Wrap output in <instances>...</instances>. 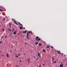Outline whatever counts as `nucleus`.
<instances>
[{"instance_id":"obj_1","label":"nucleus","mask_w":67,"mask_h":67,"mask_svg":"<svg viewBox=\"0 0 67 67\" xmlns=\"http://www.w3.org/2000/svg\"><path fill=\"white\" fill-rule=\"evenodd\" d=\"M29 33H31V34H32V32H31V31H29L27 32L26 34V37L27 39H29Z\"/></svg>"},{"instance_id":"obj_2","label":"nucleus","mask_w":67,"mask_h":67,"mask_svg":"<svg viewBox=\"0 0 67 67\" xmlns=\"http://www.w3.org/2000/svg\"><path fill=\"white\" fill-rule=\"evenodd\" d=\"M39 38V37L38 36H37L36 37V41H40V40H41V38Z\"/></svg>"},{"instance_id":"obj_3","label":"nucleus","mask_w":67,"mask_h":67,"mask_svg":"<svg viewBox=\"0 0 67 67\" xmlns=\"http://www.w3.org/2000/svg\"><path fill=\"white\" fill-rule=\"evenodd\" d=\"M57 52L58 54H62V53H60V51H57Z\"/></svg>"},{"instance_id":"obj_4","label":"nucleus","mask_w":67,"mask_h":67,"mask_svg":"<svg viewBox=\"0 0 67 67\" xmlns=\"http://www.w3.org/2000/svg\"><path fill=\"white\" fill-rule=\"evenodd\" d=\"M38 56L40 57H41V54H40V53H38Z\"/></svg>"},{"instance_id":"obj_5","label":"nucleus","mask_w":67,"mask_h":67,"mask_svg":"<svg viewBox=\"0 0 67 67\" xmlns=\"http://www.w3.org/2000/svg\"><path fill=\"white\" fill-rule=\"evenodd\" d=\"M63 65H64V64H62L60 65V67H63Z\"/></svg>"},{"instance_id":"obj_6","label":"nucleus","mask_w":67,"mask_h":67,"mask_svg":"<svg viewBox=\"0 0 67 67\" xmlns=\"http://www.w3.org/2000/svg\"><path fill=\"white\" fill-rule=\"evenodd\" d=\"M24 33L25 34H26V31L25 30V31H24L23 32V33Z\"/></svg>"},{"instance_id":"obj_7","label":"nucleus","mask_w":67,"mask_h":67,"mask_svg":"<svg viewBox=\"0 0 67 67\" xmlns=\"http://www.w3.org/2000/svg\"><path fill=\"white\" fill-rule=\"evenodd\" d=\"M13 34L14 35H15V34H16V32H15V31H14Z\"/></svg>"},{"instance_id":"obj_8","label":"nucleus","mask_w":67,"mask_h":67,"mask_svg":"<svg viewBox=\"0 0 67 67\" xmlns=\"http://www.w3.org/2000/svg\"><path fill=\"white\" fill-rule=\"evenodd\" d=\"M7 58H9V54H7Z\"/></svg>"},{"instance_id":"obj_9","label":"nucleus","mask_w":67,"mask_h":67,"mask_svg":"<svg viewBox=\"0 0 67 67\" xmlns=\"http://www.w3.org/2000/svg\"><path fill=\"white\" fill-rule=\"evenodd\" d=\"M42 51L43 52H46V51H45V50L44 49H43Z\"/></svg>"},{"instance_id":"obj_10","label":"nucleus","mask_w":67,"mask_h":67,"mask_svg":"<svg viewBox=\"0 0 67 67\" xmlns=\"http://www.w3.org/2000/svg\"><path fill=\"white\" fill-rule=\"evenodd\" d=\"M18 23H19V24H20V25H21V26H22V24H21V23H20V22H19Z\"/></svg>"},{"instance_id":"obj_11","label":"nucleus","mask_w":67,"mask_h":67,"mask_svg":"<svg viewBox=\"0 0 67 67\" xmlns=\"http://www.w3.org/2000/svg\"><path fill=\"white\" fill-rule=\"evenodd\" d=\"M20 30H22V29H23V28L21 27H20Z\"/></svg>"},{"instance_id":"obj_12","label":"nucleus","mask_w":67,"mask_h":67,"mask_svg":"<svg viewBox=\"0 0 67 67\" xmlns=\"http://www.w3.org/2000/svg\"><path fill=\"white\" fill-rule=\"evenodd\" d=\"M27 59L28 60V62H29V61H30V59H29V58H27Z\"/></svg>"},{"instance_id":"obj_13","label":"nucleus","mask_w":67,"mask_h":67,"mask_svg":"<svg viewBox=\"0 0 67 67\" xmlns=\"http://www.w3.org/2000/svg\"><path fill=\"white\" fill-rule=\"evenodd\" d=\"M36 45H37V44H38V42H36Z\"/></svg>"},{"instance_id":"obj_14","label":"nucleus","mask_w":67,"mask_h":67,"mask_svg":"<svg viewBox=\"0 0 67 67\" xmlns=\"http://www.w3.org/2000/svg\"><path fill=\"white\" fill-rule=\"evenodd\" d=\"M39 46H41L42 45V44H41L40 43L39 44Z\"/></svg>"},{"instance_id":"obj_15","label":"nucleus","mask_w":67,"mask_h":67,"mask_svg":"<svg viewBox=\"0 0 67 67\" xmlns=\"http://www.w3.org/2000/svg\"><path fill=\"white\" fill-rule=\"evenodd\" d=\"M15 24H16V25H18V24H17V23H16V22H15Z\"/></svg>"},{"instance_id":"obj_16","label":"nucleus","mask_w":67,"mask_h":67,"mask_svg":"<svg viewBox=\"0 0 67 67\" xmlns=\"http://www.w3.org/2000/svg\"><path fill=\"white\" fill-rule=\"evenodd\" d=\"M52 60H54V58L52 57Z\"/></svg>"},{"instance_id":"obj_17","label":"nucleus","mask_w":67,"mask_h":67,"mask_svg":"<svg viewBox=\"0 0 67 67\" xmlns=\"http://www.w3.org/2000/svg\"><path fill=\"white\" fill-rule=\"evenodd\" d=\"M53 63H56V61H54V62H53Z\"/></svg>"},{"instance_id":"obj_18","label":"nucleus","mask_w":67,"mask_h":67,"mask_svg":"<svg viewBox=\"0 0 67 67\" xmlns=\"http://www.w3.org/2000/svg\"><path fill=\"white\" fill-rule=\"evenodd\" d=\"M46 47H47V48H49V46H47Z\"/></svg>"},{"instance_id":"obj_19","label":"nucleus","mask_w":67,"mask_h":67,"mask_svg":"<svg viewBox=\"0 0 67 67\" xmlns=\"http://www.w3.org/2000/svg\"><path fill=\"white\" fill-rule=\"evenodd\" d=\"M1 12H2V10H1V9H0V12H1Z\"/></svg>"},{"instance_id":"obj_20","label":"nucleus","mask_w":67,"mask_h":67,"mask_svg":"<svg viewBox=\"0 0 67 67\" xmlns=\"http://www.w3.org/2000/svg\"><path fill=\"white\" fill-rule=\"evenodd\" d=\"M51 47L52 48H54V47L52 46H51Z\"/></svg>"},{"instance_id":"obj_21","label":"nucleus","mask_w":67,"mask_h":67,"mask_svg":"<svg viewBox=\"0 0 67 67\" xmlns=\"http://www.w3.org/2000/svg\"><path fill=\"white\" fill-rule=\"evenodd\" d=\"M3 20L4 21H5V18H3Z\"/></svg>"},{"instance_id":"obj_22","label":"nucleus","mask_w":67,"mask_h":67,"mask_svg":"<svg viewBox=\"0 0 67 67\" xmlns=\"http://www.w3.org/2000/svg\"><path fill=\"white\" fill-rule=\"evenodd\" d=\"M41 64H39V67H41Z\"/></svg>"},{"instance_id":"obj_23","label":"nucleus","mask_w":67,"mask_h":67,"mask_svg":"<svg viewBox=\"0 0 67 67\" xmlns=\"http://www.w3.org/2000/svg\"><path fill=\"white\" fill-rule=\"evenodd\" d=\"M12 31H14V30H15V29H12Z\"/></svg>"},{"instance_id":"obj_24","label":"nucleus","mask_w":67,"mask_h":67,"mask_svg":"<svg viewBox=\"0 0 67 67\" xmlns=\"http://www.w3.org/2000/svg\"><path fill=\"white\" fill-rule=\"evenodd\" d=\"M2 43V41H0V44H1V43Z\"/></svg>"},{"instance_id":"obj_25","label":"nucleus","mask_w":67,"mask_h":67,"mask_svg":"<svg viewBox=\"0 0 67 67\" xmlns=\"http://www.w3.org/2000/svg\"><path fill=\"white\" fill-rule=\"evenodd\" d=\"M27 43H25V44L26 45H27Z\"/></svg>"},{"instance_id":"obj_26","label":"nucleus","mask_w":67,"mask_h":67,"mask_svg":"<svg viewBox=\"0 0 67 67\" xmlns=\"http://www.w3.org/2000/svg\"><path fill=\"white\" fill-rule=\"evenodd\" d=\"M3 31H5L4 29H3Z\"/></svg>"},{"instance_id":"obj_27","label":"nucleus","mask_w":67,"mask_h":67,"mask_svg":"<svg viewBox=\"0 0 67 67\" xmlns=\"http://www.w3.org/2000/svg\"><path fill=\"white\" fill-rule=\"evenodd\" d=\"M18 56H20V54H18Z\"/></svg>"},{"instance_id":"obj_28","label":"nucleus","mask_w":67,"mask_h":67,"mask_svg":"<svg viewBox=\"0 0 67 67\" xmlns=\"http://www.w3.org/2000/svg\"><path fill=\"white\" fill-rule=\"evenodd\" d=\"M3 36H2V37H1V38H3Z\"/></svg>"},{"instance_id":"obj_29","label":"nucleus","mask_w":67,"mask_h":67,"mask_svg":"<svg viewBox=\"0 0 67 67\" xmlns=\"http://www.w3.org/2000/svg\"><path fill=\"white\" fill-rule=\"evenodd\" d=\"M13 21V22H14V23H15L16 22H15V21Z\"/></svg>"},{"instance_id":"obj_30","label":"nucleus","mask_w":67,"mask_h":67,"mask_svg":"<svg viewBox=\"0 0 67 67\" xmlns=\"http://www.w3.org/2000/svg\"><path fill=\"white\" fill-rule=\"evenodd\" d=\"M7 36H5V38H7Z\"/></svg>"},{"instance_id":"obj_31","label":"nucleus","mask_w":67,"mask_h":67,"mask_svg":"<svg viewBox=\"0 0 67 67\" xmlns=\"http://www.w3.org/2000/svg\"><path fill=\"white\" fill-rule=\"evenodd\" d=\"M8 30L9 31V30H10V28H8Z\"/></svg>"},{"instance_id":"obj_32","label":"nucleus","mask_w":67,"mask_h":67,"mask_svg":"<svg viewBox=\"0 0 67 67\" xmlns=\"http://www.w3.org/2000/svg\"><path fill=\"white\" fill-rule=\"evenodd\" d=\"M38 58H36V59L37 60H38Z\"/></svg>"},{"instance_id":"obj_33","label":"nucleus","mask_w":67,"mask_h":67,"mask_svg":"<svg viewBox=\"0 0 67 67\" xmlns=\"http://www.w3.org/2000/svg\"><path fill=\"white\" fill-rule=\"evenodd\" d=\"M16 57H18V56H16Z\"/></svg>"},{"instance_id":"obj_34","label":"nucleus","mask_w":67,"mask_h":67,"mask_svg":"<svg viewBox=\"0 0 67 67\" xmlns=\"http://www.w3.org/2000/svg\"><path fill=\"white\" fill-rule=\"evenodd\" d=\"M21 61H20V63H21Z\"/></svg>"},{"instance_id":"obj_35","label":"nucleus","mask_w":67,"mask_h":67,"mask_svg":"<svg viewBox=\"0 0 67 67\" xmlns=\"http://www.w3.org/2000/svg\"><path fill=\"white\" fill-rule=\"evenodd\" d=\"M10 31V32H11V30H9Z\"/></svg>"},{"instance_id":"obj_36","label":"nucleus","mask_w":67,"mask_h":67,"mask_svg":"<svg viewBox=\"0 0 67 67\" xmlns=\"http://www.w3.org/2000/svg\"><path fill=\"white\" fill-rule=\"evenodd\" d=\"M10 52H12V51H10Z\"/></svg>"},{"instance_id":"obj_37","label":"nucleus","mask_w":67,"mask_h":67,"mask_svg":"<svg viewBox=\"0 0 67 67\" xmlns=\"http://www.w3.org/2000/svg\"><path fill=\"white\" fill-rule=\"evenodd\" d=\"M61 64H63V63H62V62H61Z\"/></svg>"},{"instance_id":"obj_38","label":"nucleus","mask_w":67,"mask_h":67,"mask_svg":"<svg viewBox=\"0 0 67 67\" xmlns=\"http://www.w3.org/2000/svg\"><path fill=\"white\" fill-rule=\"evenodd\" d=\"M61 55H63V54H62V53H61Z\"/></svg>"},{"instance_id":"obj_39","label":"nucleus","mask_w":67,"mask_h":67,"mask_svg":"<svg viewBox=\"0 0 67 67\" xmlns=\"http://www.w3.org/2000/svg\"><path fill=\"white\" fill-rule=\"evenodd\" d=\"M11 48H13V47H11Z\"/></svg>"},{"instance_id":"obj_40","label":"nucleus","mask_w":67,"mask_h":67,"mask_svg":"<svg viewBox=\"0 0 67 67\" xmlns=\"http://www.w3.org/2000/svg\"><path fill=\"white\" fill-rule=\"evenodd\" d=\"M34 58H35V56H34Z\"/></svg>"},{"instance_id":"obj_41","label":"nucleus","mask_w":67,"mask_h":67,"mask_svg":"<svg viewBox=\"0 0 67 67\" xmlns=\"http://www.w3.org/2000/svg\"><path fill=\"white\" fill-rule=\"evenodd\" d=\"M12 32H13V30H12Z\"/></svg>"},{"instance_id":"obj_42","label":"nucleus","mask_w":67,"mask_h":67,"mask_svg":"<svg viewBox=\"0 0 67 67\" xmlns=\"http://www.w3.org/2000/svg\"><path fill=\"white\" fill-rule=\"evenodd\" d=\"M0 53H1V51H0Z\"/></svg>"},{"instance_id":"obj_43","label":"nucleus","mask_w":67,"mask_h":67,"mask_svg":"<svg viewBox=\"0 0 67 67\" xmlns=\"http://www.w3.org/2000/svg\"><path fill=\"white\" fill-rule=\"evenodd\" d=\"M37 67H38V66H37Z\"/></svg>"},{"instance_id":"obj_44","label":"nucleus","mask_w":67,"mask_h":67,"mask_svg":"<svg viewBox=\"0 0 67 67\" xmlns=\"http://www.w3.org/2000/svg\"><path fill=\"white\" fill-rule=\"evenodd\" d=\"M15 51H16V50H15Z\"/></svg>"}]
</instances>
